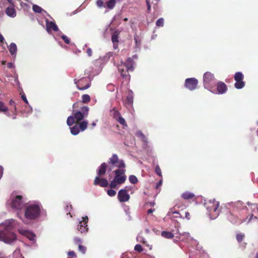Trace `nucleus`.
Segmentation results:
<instances>
[{
    "instance_id": "1",
    "label": "nucleus",
    "mask_w": 258,
    "mask_h": 258,
    "mask_svg": "<svg viewBox=\"0 0 258 258\" xmlns=\"http://www.w3.org/2000/svg\"><path fill=\"white\" fill-rule=\"evenodd\" d=\"M42 206L37 204H28L25 207L24 216L25 220L24 223H27V221L35 220L39 218L41 215Z\"/></svg>"
},
{
    "instance_id": "2",
    "label": "nucleus",
    "mask_w": 258,
    "mask_h": 258,
    "mask_svg": "<svg viewBox=\"0 0 258 258\" xmlns=\"http://www.w3.org/2000/svg\"><path fill=\"white\" fill-rule=\"evenodd\" d=\"M134 59L132 57H128L125 62L121 61L117 66L118 70L123 79H130V72L134 71Z\"/></svg>"
},
{
    "instance_id": "3",
    "label": "nucleus",
    "mask_w": 258,
    "mask_h": 258,
    "mask_svg": "<svg viewBox=\"0 0 258 258\" xmlns=\"http://www.w3.org/2000/svg\"><path fill=\"white\" fill-rule=\"evenodd\" d=\"M108 165L105 162L102 163L99 167L97 171L98 176H96L94 179L93 183L94 185H100L103 187L108 186L109 183L107 180L106 178L100 177V176H102L105 174Z\"/></svg>"
},
{
    "instance_id": "4",
    "label": "nucleus",
    "mask_w": 258,
    "mask_h": 258,
    "mask_svg": "<svg viewBox=\"0 0 258 258\" xmlns=\"http://www.w3.org/2000/svg\"><path fill=\"white\" fill-rule=\"evenodd\" d=\"M203 84L205 88L214 93L216 81L214 75L210 72H206L203 76Z\"/></svg>"
},
{
    "instance_id": "5",
    "label": "nucleus",
    "mask_w": 258,
    "mask_h": 258,
    "mask_svg": "<svg viewBox=\"0 0 258 258\" xmlns=\"http://www.w3.org/2000/svg\"><path fill=\"white\" fill-rule=\"evenodd\" d=\"M205 206L209 212V215L212 218H216L219 213L218 208L219 207V202L215 200H209L205 203Z\"/></svg>"
},
{
    "instance_id": "6",
    "label": "nucleus",
    "mask_w": 258,
    "mask_h": 258,
    "mask_svg": "<svg viewBox=\"0 0 258 258\" xmlns=\"http://www.w3.org/2000/svg\"><path fill=\"white\" fill-rule=\"evenodd\" d=\"M239 210L237 208H234L231 211H229L227 214V219L233 224H241L244 220H241Z\"/></svg>"
},
{
    "instance_id": "7",
    "label": "nucleus",
    "mask_w": 258,
    "mask_h": 258,
    "mask_svg": "<svg viewBox=\"0 0 258 258\" xmlns=\"http://www.w3.org/2000/svg\"><path fill=\"white\" fill-rule=\"evenodd\" d=\"M108 164L112 167H117L118 169L124 168L125 164L123 160L119 159L117 154H114L109 158Z\"/></svg>"
},
{
    "instance_id": "8",
    "label": "nucleus",
    "mask_w": 258,
    "mask_h": 258,
    "mask_svg": "<svg viewBox=\"0 0 258 258\" xmlns=\"http://www.w3.org/2000/svg\"><path fill=\"white\" fill-rule=\"evenodd\" d=\"M89 108L87 106H83L81 107V110L75 112L74 116L76 119V122L79 123L88 115Z\"/></svg>"
},
{
    "instance_id": "9",
    "label": "nucleus",
    "mask_w": 258,
    "mask_h": 258,
    "mask_svg": "<svg viewBox=\"0 0 258 258\" xmlns=\"http://www.w3.org/2000/svg\"><path fill=\"white\" fill-rule=\"evenodd\" d=\"M17 239L16 235L14 233H8L6 231H0V240L7 243H10Z\"/></svg>"
},
{
    "instance_id": "10",
    "label": "nucleus",
    "mask_w": 258,
    "mask_h": 258,
    "mask_svg": "<svg viewBox=\"0 0 258 258\" xmlns=\"http://www.w3.org/2000/svg\"><path fill=\"white\" fill-rule=\"evenodd\" d=\"M77 88L80 90H84L90 87L91 82L88 78H83L75 82Z\"/></svg>"
},
{
    "instance_id": "11",
    "label": "nucleus",
    "mask_w": 258,
    "mask_h": 258,
    "mask_svg": "<svg viewBox=\"0 0 258 258\" xmlns=\"http://www.w3.org/2000/svg\"><path fill=\"white\" fill-rule=\"evenodd\" d=\"M244 79V76L241 72H237L234 75V80L236 83L234 84V86L236 89H240L243 88L245 86V82L243 81Z\"/></svg>"
},
{
    "instance_id": "12",
    "label": "nucleus",
    "mask_w": 258,
    "mask_h": 258,
    "mask_svg": "<svg viewBox=\"0 0 258 258\" xmlns=\"http://www.w3.org/2000/svg\"><path fill=\"white\" fill-rule=\"evenodd\" d=\"M22 198L21 196H16L12 200L11 207L14 209H21L23 205Z\"/></svg>"
},
{
    "instance_id": "13",
    "label": "nucleus",
    "mask_w": 258,
    "mask_h": 258,
    "mask_svg": "<svg viewBox=\"0 0 258 258\" xmlns=\"http://www.w3.org/2000/svg\"><path fill=\"white\" fill-rule=\"evenodd\" d=\"M198 80L195 78H188L185 81L184 86L190 91L197 88Z\"/></svg>"
},
{
    "instance_id": "14",
    "label": "nucleus",
    "mask_w": 258,
    "mask_h": 258,
    "mask_svg": "<svg viewBox=\"0 0 258 258\" xmlns=\"http://www.w3.org/2000/svg\"><path fill=\"white\" fill-rule=\"evenodd\" d=\"M88 222V218L87 216L84 217H82V220L79 222V224L78 225L77 229L81 233H83L87 231L88 230V225L87 223Z\"/></svg>"
},
{
    "instance_id": "15",
    "label": "nucleus",
    "mask_w": 258,
    "mask_h": 258,
    "mask_svg": "<svg viewBox=\"0 0 258 258\" xmlns=\"http://www.w3.org/2000/svg\"><path fill=\"white\" fill-rule=\"evenodd\" d=\"M117 198L120 202H125L129 200L130 196L126 189H120L118 191Z\"/></svg>"
},
{
    "instance_id": "16",
    "label": "nucleus",
    "mask_w": 258,
    "mask_h": 258,
    "mask_svg": "<svg viewBox=\"0 0 258 258\" xmlns=\"http://www.w3.org/2000/svg\"><path fill=\"white\" fill-rule=\"evenodd\" d=\"M216 85L217 86V92L218 94H222L227 91V87L224 83L219 82Z\"/></svg>"
},
{
    "instance_id": "17",
    "label": "nucleus",
    "mask_w": 258,
    "mask_h": 258,
    "mask_svg": "<svg viewBox=\"0 0 258 258\" xmlns=\"http://www.w3.org/2000/svg\"><path fill=\"white\" fill-rule=\"evenodd\" d=\"M125 170L124 168L117 169L114 171L115 176H117L118 179L122 178L123 179V183L125 182L126 179V176L125 175Z\"/></svg>"
},
{
    "instance_id": "18",
    "label": "nucleus",
    "mask_w": 258,
    "mask_h": 258,
    "mask_svg": "<svg viewBox=\"0 0 258 258\" xmlns=\"http://www.w3.org/2000/svg\"><path fill=\"white\" fill-rule=\"evenodd\" d=\"M46 30L48 32H49L51 30L54 31H57L58 30V27L56 24L52 21H46Z\"/></svg>"
},
{
    "instance_id": "19",
    "label": "nucleus",
    "mask_w": 258,
    "mask_h": 258,
    "mask_svg": "<svg viewBox=\"0 0 258 258\" xmlns=\"http://www.w3.org/2000/svg\"><path fill=\"white\" fill-rule=\"evenodd\" d=\"M181 197L185 200H195L196 199L195 195L193 192H189L188 191H186L183 192L181 195Z\"/></svg>"
},
{
    "instance_id": "20",
    "label": "nucleus",
    "mask_w": 258,
    "mask_h": 258,
    "mask_svg": "<svg viewBox=\"0 0 258 258\" xmlns=\"http://www.w3.org/2000/svg\"><path fill=\"white\" fill-rule=\"evenodd\" d=\"M119 33L120 32L118 31H115L113 32L111 36V40L113 44V47L114 49H116L118 46L117 43L118 42Z\"/></svg>"
},
{
    "instance_id": "21",
    "label": "nucleus",
    "mask_w": 258,
    "mask_h": 258,
    "mask_svg": "<svg viewBox=\"0 0 258 258\" xmlns=\"http://www.w3.org/2000/svg\"><path fill=\"white\" fill-rule=\"evenodd\" d=\"M117 176H114L113 180H112L109 184L111 188H115L116 187V184H122L123 183V179L122 178L118 179Z\"/></svg>"
},
{
    "instance_id": "22",
    "label": "nucleus",
    "mask_w": 258,
    "mask_h": 258,
    "mask_svg": "<svg viewBox=\"0 0 258 258\" xmlns=\"http://www.w3.org/2000/svg\"><path fill=\"white\" fill-rule=\"evenodd\" d=\"M244 238L245 235L244 233H239L236 235V239L238 243L241 244L242 246H243L244 248H245L247 244L246 243L243 242L241 243L242 241L244 240Z\"/></svg>"
},
{
    "instance_id": "23",
    "label": "nucleus",
    "mask_w": 258,
    "mask_h": 258,
    "mask_svg": "<svg viewBox=\"0 0 258 258\" xmlns=\"http://www.w3.org/2000/svg\"><path fill=\"white\" fill-rule=\"evenodd\" d=\"M7 15L11 17H15L16 16V12L12 6L8 7L6 10Z\"/></svg>"
},
{
    "instance_id": "24",
    "label": "nucleus",
    "mask_w": 258,
    "mask_h": 258,
    "mask_svg": "<svg viewBox=\"0 0 258 258\" xmlns=\"http://www.w3.org/2000/svg\"><path fill=\"white\" fill-rule=\"evenodd\" d=\"M133 96L132 94H128L124 101V104L126 106H132L133 104Z\"/></svg>"
},
{
    "instance_id": "25",
    "label": "nucleus",
    "mask_w": 258,
    "mask_h": 258,
    "mask_svg": "<svg viewBox=\"0 0 258 258\" xmlns=\"http://www.w3.org/2000/svg\"><path fill=\"white\" fill-rule=\"evenodd\" d=\"M8 110V107L5 105V103L2 101H0V112L4 113L8 116H10Z\"/></svg>"
},
{
    "instance_id": "26",
    "label": "nucleus",
    "mask_w": 258,
    "mask_h": 258,
    "mask_svg": "<svg viewBox=\"0 0 258 258\" xmlns=\"http://www.w3.org/2000/svg\"><path fill=\"white\" fill-rule=\"evenodd\" d=\"M9 50L12 55H16L17 51L16 44L14 43H11L9 47Z\"/></svg>"
},
{
    "instance_id": "27",
    "label": "nucleus",
    "mask_w": 258,
    "mask_h": 258,
    "mask_svg": "<svg viewBox=\"0 0 258 258\" xmlns=\"http://www.w3.org/2000/svg\"><path fill=\"white\" fill-rule=\"evenodd\" d=\"M71 133L73 135H77L80 133V127L78 124H75L70 128Z\"/></svg>"
},
{
    "instance_id": "28",
    "label": "nucleus",
    "mask_w": 258,
    "mask_h": 258,
    "mask_svg": "<svg viewBox=\"0 0 258 258\" xmlns=\"http://www.w3.org/2000/svg\"><path fill=\"white\" fill-rule=\"evenodd\" d=\"M116 5V0H109L106 3V6L109 9H112Z\"/></svg>"
},
{
    "instance_id": "29",
    "label": "nucleus",
    "mask_w": 258,
    "mask_h": 258,
    "mask_svg": "<svg viewBox=\"0 0 258 258\" xmlns=\"http://www.w3.org/2000/svg\"><path fill=\"white\" fill-rule=\"evenodd\" d=\"M161 236L166 238L171 239L173 238L174 234L171 232L162 231L161 232Z\"/></svg>"
},
{
    "instance_id": "30",
    "label": "nucleus",
    "mask_w": 258,
    "mask_h": 258,
    "mask_svg": "<svg viewBox=\"0 0 258 258\" xmlns=\"http://www.w3.org/2000/svg\"><path fill=\"white\" fill-rule=\"evenodd\" d=\"M79 126L80 127V129L82 131H85L88 125V121H83L82 122H79Z\"/></svg>"
},
{
    "instance_id": "31",
    "label": "nucleus",
    "mask_w": 258,
    "mask_h": 258,
    "mask_svg": "<svg viewBox=\"0 0 258 258\" xmlns=\"http://www.w3.org/2000/svg\"><path fill=\"white\" fill-rule=\"evenodd\" d=\"M9 104L10 105L12 106L13 107V109L12 110L13 113L14 115H16L17 112V109L16 107V102L13 100L11 99L9 101Z\"/></svg>"
},
{
    "instance_id": "32",
    "label": "nucleus",
    "mask_w": 258,
    "mask_h": 258,
    "mask_svg": "<svg viewBox=\"0 0 258 258\" xmlns=\"http://www.w3.org/2000/svg\"><path fill=\"white\" fill-rule=\"evenodd\" d=\"M32 9L34 12L37 13H41L42 11L44 12L45 13H46L45 11H44L40 7L36 5H34L33 6Z\"/></svg>"
},
{
    "instance_id": "33",
    "label": "nucleus",
    "mask_w": 258,
    "mask_h": 258,
    "mask_svg": "<svg viewBox=\"0 0 258 258\" xmlns=\"http://www.w3.org/2000/svg\"><path fill=\"white\" fill-rule=\"evenodd\" d=\"M75 120H76V119L74 116H70L67 118V124L69 126H71L75 123Z\"/></svg>"
},
{
    "instance_id": "34",
    "label": "nucleus",
    "mask_w": 258,
    "mask_h": 258,
    "mask_svg": "<svg viewBox=\"0 0 258 258\" xmlns=\"http://www.w3.org/2000/svg\"><path fill=\"white\" fill-rule=\"evenodd\" d=\"M82 102L84 103H88L90 101V97L88 94H84L82 97Z\"/></svg>"
},
{
    "instance_id": "35",
    "label": "nucleus",
    "mask_w": 258,
    "mask_h": 258,
    "mask_svg": "<svg viewBox=\"0 0 258 258\" xmlns=\"http://www.w3.org/2000/svg\"><path fill=\"white\" fill-rule=\"evenodd\" d=\"M129 180L130 182L133 184H136L138 181V179L137 177L134 175H131L129 176Z\"/></svg>"
},
{
    "instance_id": "36",
    "label": "nucleus",
    "mask_w": 258,
    "mask_h": 258,
    "mask_svg": "<svg viewBox=\"0 0 258 258\" xmlns=\"http://www.w3.org/2000/svg\"><path fill=\"white\" fill-rule=\"evenodd\" d=\"M156 25L157 27H163L164 25V19L163 18L158 19L156 22Z\"/></svg>"
},
{
    "instance_id": "37",
    "label": "nucleus",
    "mask_w": 258,
    "mask_h": 258,
    "mask_svg": "<svg viewBox=\"0 0 258 258\" xmlns=\"http://www.w3.org/2000/svg\"><path fill=\"white\" fill-rule=\"evenodd\" d=\"M117 121L123 125H127L125 119L121 116H119L117 119Z\"/></svg>"
},
{
    "instance_id": "38",
    "label": "nucleus",
    "mask_w": 258,
    "mask_h": 258,
    "mask_svg": "<svg viewBox=\"0 0 258 258\" xmlns=\"http://www.w3.org/2000/svg\"><path fill=\"white\" fill-rule=\"evenodd\" d=\"M137 241L146 245L147 241L146 239L141 236H138L137 238Z\"/></svg>"
},
{
    "instance_id": "39",
    "label": "nucleus",
    "mask_w": 258,
    "mask_h": 258,
    "mask_svg": "<svg viewBox=\"0 0 258 258\" xmlns=\"http://www.w3.org/2000/svg\"><path fill=\"white\" fill-rule=\"evenodd\" d=\"M134 249H135V250H136L139 252H141L143 251V248L140 244L136 245L134 247Z\"/></svg>"
},
{
    "instance_id": "40",
    "label": "nucleus",
    "mask_w": 258,
    "mask_h": 258,
    "mask_svg": "<svg viewBox=\"0 0 258 258\" xmlns=\"http://www.w3.org/2000/svg\"><path fill=\"white\" fill-rule=\"evenodd\" d=\"M79 250L81 253H82L83 254H84L86 252V248L85 246L82 245L81 244H79Z\"/></svg>"
},
{
    "instance_id": "41",
    "label": "nucleus",
    "mask_w": 258,
    "mask_h": 258,
    "mask_svg": "<svg viewBox=\"0 0 258 258\" xmlns=\"http://www.w3.org/2000/svg\"><path fill=\"white\" fill-rule=\"evenodd\" d=\"M107 192L108 195L110 197H113L116 195V191L112 189H108Z\"/></svg>"
},
{
    "instance_id": "42",
    "label": "nucleus",
    "mask_w": 258,
    "mask_h": 258,
    "mask_svg": "<svg viewBox=\"0 0 258 258\" xmlns=\"http://www.w3.org/2000/svg\"><path fill=\"white\" fill-rule=\"evenodd\" d=\"M155 172L157 175H158L160 176H161V170L158 165H157L155 168Z\"/></svg>"
},
{
    "instance_id": "43",
    "label": "nucleus",
    "mask_w": 258,
    "mask_h": 258,
    "mask_svg": "<svg viewBox=\"0 0 258 258\" xmlns=\"http://www.w3.org/2000/svg\"><path fill=\"white\" fill-rule=\"evenodd\" d=\"M61 38L66 43H67V44L70 43V39L67 36H66L64 35H62L61 36Z\"/></svg>"
},
{
    "instance_id": "44",
    "label": "nucleus",
    "mask_w": 258,
    "mask_h": 258,
    "mask_svg": "<svg viewBox=\"0 0 258 258\" xmlns=\"http://www.w3.org/2000/svg\"><path fill=\"white\" fill-rule=\"evenodd\" d=\"M96 5L98 7L101 8L102 7H105L104 5V2L102 0H97L96 2Z\"/></svg>"
},
{
    "instance_id": "45",
    "label": "nucleus",
    "mask_w": 258,
    "mask_h": 258,
    "mask_svg": "<svg viewBox=\"0 0 258 258\" xmlns=\"http://www.w3.org/2000/svg\"><path fill=\"white\" fill-rule=\"evenodd\" d=\"M253 219L258 220L256 216H254L252 214L249 217H247L246 219H247V222L249 223Z\"/></svg>"
},
{
    "instance_id": "46",
    "label": "nucleus",
    "mask_w": 258,
    "mask_h": 258,
    "mask_svg": "<svg viewBox=\"0 0 258 258\" xmlns=\"http://www.w3.org/2000/svg\"><path fill=\"white\" fill-rule=\"evenodd\" d=\"M68 254L70 256L76 257L77 255L74 251H70L68 252Z\"/></svg>"
},
{
    "instance_id": "47",
    "label": "nucleus",
    "mask_w": 258,
    "mask_h": 258,
    "mask_svg": "<svg viewBox=\"0 0 258 258\" xmlns=\"http://www.w3.org/2000/svg\"><path fill=\"white\" fill-rule=\"evenodd\" d=\"M74 242L76 244L79 245L81 244V240L79 238L76 237L74 238Z\"/></svg>"
},
{
    "instance_id": "48",
    "label": "nucleus",
    "mask_w": 258,
    "mask_h": 258,
    "mask_svg": "<svg viewBox=\"0 0 258 258\" xmlns=\"http://www.w3.org/2000/svg\"><path fill=\"white\" fill-rule=\"evenodd\" d=\"M86 53L89 56H91L92 55V50L90 48H88L87 49Z\"/></svg>"
},
{
    "instance_id": "49",
    "label": "nucleus",
    "mask_w": 258,
    "mask_h": 258,
    "mask_svg": "<svg viewBox=\"0 0 258 258\" xmlns=\"http://www.w3.org/2000/svg\"><path fill=\"white\" fill-rule=\"evenodd\" d=\"M185 217L187 220H190L191 218V216L190 213L188 212H186L185 213Z\"/></svg>"
},
{
    "instance_id": "50",
    "label": "nucleus",
    "mask_w": 258,
    "mask_h": 258,
    "mask_svg": "<svg viewBox=\"0 0 258 258\" xmlns=\"http://www.w3.org/2000/svg\"><path fill=\"white\" fill-rule=\"evenodd\" d=\"M146 3H147V11H148V12L150 13V11H151V6H150V4L149 3V2L148 0L146 1Z\"/></svg>"
},
{
    "instance_id": "51",
    "label": "nucleus",
    "mask_w": 258,
    "mask_h": 258,
    "mask_svg": "<svg viewBox=\"0 0 258 258\" xmlns=\"http://www.w3.org/2000/svg\"><path fill=\"white\" fill-rule=\"evenodd\" d=\"M250 205L251 206V208L252 209V210H253L252 211L253 212L254 211L255 209H257V210L258 209V207H257V205L253 204H251Z\"/></svg>"
},
{
    "instance_id": "52",
    "label": "nucleus",
    "mask_w": 258,
    "mask_h": 258,
    "mask_svg": "<svg viewBox=\"0 0 258 258\" xmlns=\"http://www.w3.org/2000/svg\"><path fill=\"white\" fill-rule=\"evenodd\" d=\"M22 99L27 104L28 103L27 99L25 94H23L21 96Z\"/></svg>"
},
{
    "instance_id": "53",
    "label": "nucleus",
    "mask_w": 258,
    "mask_h": 258,
    "mask_svg": "<svg viewBox=\"0 0 258 258\" xmlns=\"http://www.w3.org/2000/svg\"><path fill=\"white\" fill-rule=\"evenodd\" d=\"M137 135L138 136H139L143 138H145V136H144V135L141 131H139V132H137Z\"/></svg>"
},
{
    "instance_id": "54",
    "label": "nucleus",
    "mask_w": 258,
    "mask_h": 258,
    "mask_svg": "<svg viewBox=\"0 0 258 258\" xmlns=\"http://www.w3.org/2000/svg\"><path fill=\"white\" fill-rule=\"evenodd\" d=\"M7 67L10 69L13 68L14 67V65L12 62H9L7 64Z\"/></svg>"
},
{
    "instance_id": "55",
    "label": "nucleus",
    "mask_w": 258,
    "mask_h": 258,
    "mask_svg": "<svg viewBox=\"0 0 258 258\" xmlns=\"http://www.w3.org/2000/svg\"><path fill=\"white\" fill-rule=\"evenodd\" d=\"M162 180H160L159 182H158L156 184V188H158L162 184Z\"/></svg>"
},
{
    "instance_id": "56",
    "label": "nucleus",
    "mask_w": 258,
    "mask_h": 258,
    "mask_svg": "<svg viewBox=\"0 0 258 258\" xmlns=\"http://www.w3.org/2000/svg\"><path fill=\"white\" fill-rule=\"evenodd\" d=\"M155 211V209H150L147 211V214H150L152 213Z\"/></svg>"
},
{
    "instance_id": "57",
    "label": "nucleus",
    "mask_w": 258,
    "mask_h": 258,
    "mask_svg": "<svg viewBox=\"0 0 258 258\" xmlns=\"http://www.w3.org/2000/svg\"><path fill=\"white\" fill-rule=\"evenodd\" d=\"M4 41V38L2 34H0V42H3Z\"/></svg>"
},
{
    "instance_id": "58",
    "label": "nucleus",
    "mask_w": 258,
    "mask_h": 258,
    "mask_svg": "<svg viewBox=\"0 0 258 258\" xmlns=\"http://www.w3.org/2000/svg\"><path fill=\"white\" fill-rule=\"evenodd\" d=\"M3 173V168L2 166H0V177L2 176Z\"/></svg>"
},
{
    "instance_id": "59",
    "label": "nucleus",
    "mask_w": 258,
    "mask_h": 258,
    "mask_svg": "<svg viewBox=\"0 0 258 258\" xmlns=\"http://www.w3.org/2000/svg\"><path fill=\"white\" fill-rule=\"evenodd\" d=\"M91 125L92 127H94L96 125V123L95 122H93L91 123Z\"/></svg>"
},
{
    "instance_id": "60",
    "label": "nucleus",
    "mask_w": 258,
    "mask_h": 258,
    "mask_svg": "<svg viewBox=\"0 0 258 258\" xmlns=\"http://www.w3.org/2000/svg\"><path fill=\"white\" fill-rule=\"evenodd\" d=\"M173 214H177V215H180L179 213L178 212H177V211H175V212H173Z\"/></svg>"
},
{
    "instance_id": "61",
    "label": "nucleus",
    "mask_w": 258,
    "mask_h": 258,
    "mask_svg": "<svg viewBox=\"0 0 258 258\" xmlns=\"http://www.w3.org/2000/svg\"><path fill=\"white\" fill-rule=\"evenodd\" d=\"M77 104H78L77 103H76L74 104V105H73V108H75L76 107Z\"/></svg>"
},
{
    "instance_id": "62",
    "label": "nucleus",
    "mask_w": 258,
    "mask_h": 258,
    "mask_svg": "<svg viewBox=\"0 0 258 258\" xmlns=\"http://www.w3.org/2000/svg\"><path fill=\"white\" fill-rule=\"evenodd\" d=\"M6 61H2V64H3V65L5 64H6Z\"/></svg>"
},
{
    "instance_id": "63",
    "label": "nucleus",
    "mask_w": 258,
    "mask_h": 258,
    "mask_svg": "<svg viewBox=\"0 0 258 258\" xmlns=\"http://www.w3.org/2000/svg\"><path fill=\"white\" fill-rule=\"evenodd\" d=\"M255 258H258V252L256 253Z\"/></svg>"
},
{
    "instance_id": "64",
    "label": "nucleus",
    "mask_w": 258,
    "mask_h": 258,
    "mask_svg": "<svg viewBox=\"0 0 258 258\" xmlns=\"http://www.w3.org/2000/svg\"><path fill=\"white\" fill-rule=\"evenodd\" d=\"M67 207L68 208H72V206H71V205H70V206H68H68H67Z\"/></svg>"
}]
</instances>
